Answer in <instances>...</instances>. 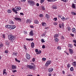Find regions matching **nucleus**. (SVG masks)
Listing matches in <instances>:
<instances>
[{
  "instance_id": "nucleus-1",
  "label": "nucleus",
  "mask_w": 76,
  "mask_h": 76,
  "mask_svg": "<svg viewBox=\"0 0 76 76\" xmlns=\"http://www.w3.org/2000/svg\"><path fill=\"white\" fill-rule=\"evenodd\" d=\"M27 67L29 69H33V70H35L36 69V66L33 63H31V65H28L27 66Z\"/></svg>"
},
{
  "instance_id": "nucleus-2",
  "label": "nucleus",
  "mask_w": 76,
  "mask_h": 76,
  "mask_svg": "<svg viewBox=\"0 0 76 76\" xmlns=\"http://www.w3.org/2000/svg\"><path fill=\"white\" fill-rule=\"evenodd\" d=\"M8 39L11 42H13V41L15 39V37L13 35L9 34L8 36Z\"/></svg>"
},
{
  "instance_id": "nucleus-3",
  "label": "nucleus",
  "mask_w": 76,
  "mask_h": 76,
  "mask_svg": "<svg viewBox=\"0 0 76 76\" xmlns=\"http://www.w3.org/2000/svg\"><path fill=\"white\" fill-rule=\"evenodd\" d=\"M5 27L6 28H7V29H10V31H12V30L16 28V26L14 25H6Z\"/></svg>"
},
{
  "instance_id": "nucleus-4",
  "label": "nucleus",
  "mask_w": 76,
  "mask_h": 76,
  "mask_svg": "<svg viewBox=\"0 0 76 76\" xmlns=\"http://www.w3.org/2000/svg\"><path fill=\"white\" fill-rule=\"evenodd\" d=\"M21 9V8L20 7H15V8H12V11L15 13L16 14H17L18 13V12L17 11H19V10H20Z\"/></svg>"
},
{
  "instance_id": "nucleus-5",
  "label": "nucleus",
  "mask_w": 76,
  "mask_h": 76,
  "mask_svg": "<svg viewBox=\"0 0 76 76\" xmlns=\"http://www.w3.org/2000/svg\"><path fill=\"white\" fill-rule=\"evenodd\" d=\"M28 3L30 4V6H34L35 5V2L32 1H28Z\"/></svg>"
},
{
  "instance_id": "nucleus-6",
  "label": "nucleus",
  "mask_w": 76,
  "mask_h": 76,
  "mask_svg": "<svg viewBox=\"0 0 76 76\" xmlns=\"http://www.w3.org/2000/svg\"><path fill=\"white\" fill-rule=\"evenodd\" d=\"M51 63V62L50 61H47L45 64V66L46 67L48 66H49L50 64Z\"/></svg>"
},
{
  "instance_id": "nucleus-7",
  "label": "nucleus",
  "mask_w": 76,
  "mask_h": 76,
  "mask_svg": "<svg viewBox=\"0 0 76 76\" xmlns=\"http://www.w3.org/2000/svg\"><path fill=\"white\" fill-rule=\"evenodd\" d=\"M51 63V62L50 61H47L45 64V66L46 67L48 66H49L50 64Z\"/></svg>"
},
{
  "instance_id": "nucleus-8",
  "label": "nucleus",
  "mask_w": 76,
  "mask_h": 76,
  "mask_svg": "<svg viewBox=\"0 0 76 76\" xmlns=\"http://www.w3.org/2000/svg\"><path fill=\"white\" fill-rule=\"evenodd\" d=\"M51 63V62L50 61H47L45 64V66L46 67L48 66H49L50 64Z\"/></svg>"
},
{
  "instance_id": "nucleus-9",
  "label": "nucleus",
  "mask_w": 76,
  "mask_h": 76,
  "mask_svg": "<svg viewBox=\"0 0 76 76\" xmlns=\"http://www.w3.org/2000/svg\"><path fill=\"white\" fill-rule=\"evenodd\" d=\"M26 57L28 60H29V58H31V56H30V55L28 53H27L26 55Z\"/></svg>"
},
{
  "instance_id": "nucleus-10",
  "label": "nucleus",
  "mask_w": 76,
  "mask_h": 76,
  "mask_svg": "<svg viewBox=\"0 0 76 76\" xmlns=\"http://www.w3.org/2000/svg\"><path fill=\"white\" fill-rule=\"evenodd\" d=\"M14 19H15V20H19L20 22H21L22 21V20L21 19H20V18H18L17 17H14Z\"/></svg>"
},
{
  "instance_id": "nucleus-11",
  "label": "nucleus",
  "mask_w": 76,
  "mask_h": 76,
  "mask_svg": "<svg viewBox=\"0 0 76 76\" xmlns=\"http://www.w3.org/2000/svg\"><path fill=\"white\" fill-rule=\"evenodd\" d=\"M59 28H64V23H63L62 24L60 25L59 24Z\"/></svg>"
},
{
  "instance_id": "nucleus-12",
  "label": "nucleus",
  "mask_w": 76,
  "mask_h": 76,
  "mask_svg": "<svg viewBox=\"0 0 76 76\" xmlns=\"http://www.w3.org/2000/svg\"><path fill=\"white\" fill-rule=\"evenodd\" d=\"M33 31H31L29 33V35L30 36H34V33H33Z\"/></svg>"
},
{
  "instance_id": "nucleus-13",
  "label": "nucleus",
  "mask_w": 76,
  "mask_h": 76,
  "mask_svg": "<svg viewBox=\"0 0 76 76\" xmlns=\"http://www.w3.org/2000/svg\"><path fill=\"white\" fill-rule=\"evenodd\" d=\"M41 24H42V26H47V24H46V23H44V22H42Z\"/></svg>"
},
{
  "instance_id": "nucleus-14",
  "label": "nucleus",
  "mask_w": 76,
  "mask_h": 76,
  "mask_svg": "<svg viewBox=\"0 0 76 76\" xmlns=\"http://www.w3.org/2000/svg\"><path fill=\"white\" fill-rule=\"evenodd\" d=\"M69 53H70V54H72L73 52V50L72 49L70 48L69 49Z\"/></svg>"
},
{
  "instance_id": "nucleus-15",
  "label": "nucleus",
  "mask_w": 76,
  "mask_h": 76,
  "mask_svg": "<svg viewBox=\"0 0 76 76\" xmlns=\"http://www.w3.org/2000/svg\"><path fill=\"white\" fill-rule=\"evenodd\" d=\"M12 69H16V66L12 65Z\"/></svg>"
},
{
  "instance_id": "nucleus-16",
  "label": "nucleus",
  "mask_w": 76,
  "mask_h": 76,
  "mask_svg": "<svg viewBox=\"0 0 76 76\" xmlns=\"http://www.w3.org/2000/svg\"><path fill=\"white\" fill-rule=\"evenodd\" d=\"M17 54L18 53L17 52H14L12 53V56H17Z\"/></svg>"
},
{
  "instance_id": "nucleus-17",
  "label": "nucleus",
  "mask_w": 76,
  "mask_h": 76,
  "mask_svg": "<svg viewBox=\"0 0 76 76\" xmlns=\"http://www.w3.org/2000/svg\"><path fill=\"white\" fill-rule=\"evenodd\" d=\"M53 71V69L50 68L48 69V71L49 72H52Z\"/></svg>"
},
{
  "instance_id": "nucleus-18",
  "label": "nucleus",
  "mask_w": 76,
  "mask_h": 76,
  "mask_svg": "<svg viewBox=\"0 0 76 76\" xmlns=\"http://www.w3.org/2000/svg\"><path fill=\"white\" fill-rule=\"evenodd\" d=\"M31 48H34V43L33 42H32L31 44Z\"/></svg>"
},
{
  "instance_id": "nucleus-19",
  "label": "nucleus",
  "mask_w": 76,
  "mask_h": 76,
  "mask_svg": "<svg viewBox=\"0 0 76 76\" xmlns=\"http://www.w3.org/2000/svg\"><path fill=\"white\" fill-rule=\"evenodd\" d=\"M57 7L56 6H55L54 5H53L52 6V9H57Z\"/></svg>"
},
{
  "instance_id": "nucleus-20",
  "label": "nucleus",
  "mask_w": 76,
  "mask_h": 76,
  "mask_svg": "<svg viewBox=\"0 0 76 76\" xmlns=\"http://www.w3.org/2000/svg\"><path fill=\"white\" fill-rule=\"evenodd\" d=\"M68 47H69V48H73V45L71 44H69L68 45Z\"/></svg>"
},
{
  "instance_id": "nucleus-21",
  "label": "nucleus",
  "mask_w": 76,
  "mask_h": 76,
  "mask_svg": "<svg viewBox=\"0 0 76 76\" xmlns=\"http://www.w3.org/2000/svg\"><path fill=\"white\" fill-rule=\"evenodd\" d=\"M61 19L63 21H64V20H67V18H65L64 17H63Z\"/></svg>"
},
{
  "instance_id": "nucleus-22",
  "label": "nucleus",
  "mask_w": 76,
  "mask_h": 76,
  "mask_svg": "<svg viewBox=\"0 0 76 76\" xmlns=\"http://www.w3.org/2000/svg\"><path fill=\"white\" fill-rule=\"evenodd\" d=\"M72 31L73 32H76V29H75V28H72Z\"/></svg>"
},
{
  "instance_id": "nucleus-23",
  "label": "nucleus",
  "mask_w": 76,
  "mask_h": 76,
  "mask_svg": "<svg viewBox=\"0 0 76 76\" xmlns=\"http://www.w3.org/2000/svg\"><path fill=\"white\" fill-rule=\"evenodd\" d=\"M9 23L10 24V25H13L14 24V23L13 22V21L11 20L10 21Z\"/></svg>"
},
{
  "instance_id": "nucleus-24",
  "label": "nucleus",
  "mask_w": 76,
  "mask_h": 76,
  "mask_svg": "<svg viewBox=\"0 0 76 76\" xmlns=\"http://www.w3.org/2000/svg\"><path fill=\"white\" fill-rule=\"evenodd\" d=\"M26 40L27 41H33L34 40V39H28V38H26Z\"/></svg>"
},
{
  "instance_id": "nucleus-25",
  "label": "nucleus",
  "mask_w": 76,
  "mask_h": 76,
  "mask_svg": "<svg viewBox=\"0 0 76 76\" xmlns=\"http://www.w3.org/2000/svg\"><path fill=\"white\" fill-rule=\"evenodd\" d=\"M31 20L30 19H27L26 20V23H30Z\"/></svg>"
},
{
  "instance_id": "nucleus-26",
  "label": "nucleus",
  "mask_w": 76,
  "mask_h": 76,
  "mask_svg": "<svg viewBox=\"0 0 76 76\" xmlns=\"http://www.w3.org/2000/svg\"><path fill=\"white\" fill-rule=\"evenodd\" d=\"M6 70L5 69H4L3 70V74L4 75V74H6Z\"/></svg>"
},
{
  "instance_id": "nucleus-27",
  "label": "nucleus",
  "mask_w": 76,
  "mask_h": 76,
  "mask_svg": "<svg viewBox=\"0 0 76 76\" xmlns=\"http://www.w3.org/2000/svg\"><path fill=\"white\" fill-rule=\"evenodd\" d=\"M54 38H58V34H56L54 37Z\"/></svg>"
},
{
  "instance_id": "nucleus-28",
  "label": "nucleus",
  "mask_w": 76,
  "mask_h": 76,
  "mask_svg": "<svg viewBox=\"0 0 76 76\" xmlns=\"http://www.w3.org/2000/svg\"><path fill=\"white\" fill-rule=\"evenodd\" d=\"M7 12L9 13H10L12 12V10H7Z\"/></svg>"
},
{
  "instance_id": "nucleus-29",
  "label": "nucleus",
  "mask_w": 76,
  "mask_h": 76,
  "mask_svg": "<svg viewBox=\"0 0 76 76\" xmlns=\"http://www.w3.org/2000/svg\"><path fill=\"white\" fill-rule=\"evenodd\" d=\"M55 41L56 42H58V38H56L55 40Z\"/></svg>"
},
{
  "instance_id": "nucleus-30",
  "label": "nucleus",
  "mask_w": 76,
  "mask_h": 76,
  "mask_svg": "<svg viewBox=\"0 0 76 76\" xmlns=\"http://www.w3.org/2000/svg\"><path fill=\"white\" fill-rule=\"evenodd\" d=\"M72 65L74 66H76V62H74L72 63Z\"/></svg>"
},
{
  "instance_id": "nucleus-31",
  "label": "nucleus",
  "mask_w": 76,
  "mask_h": 76,
  "mask_svg": "<svg viewBox=\"0 0 76 76\" xmlns=\"http://www.w3.org/2000/svg\"><path fill=\"white\" fill-rule=\"evenodd\" d=\"M6 45L8 46H9V44H10V43L9 42H6Z\"/></svg>"
},
{
  "instance_id": "nucleus-32",
  "label": "nucleus",
  "mask_w": 76,
  "mask_h": 76,
  "mask_svg": "<svg viewBox=\"0 0 76 76\" xmlns=\"http://www.w3.org/2000/svg\"><path fill=\"white\" fill-rule=\"evenodd\" d=\"M41 53V50H39V51H38V53H37V54H39Z\"/></svg>"
},
{
  "instance_id": "nucleus-33",
  "label": "nucleus",
  "mask_w": 76,
  "mask_h": 76,
  "mask_svg": "<svg viewBox=\"0 0 76 76\" xmlns=\"http://www.w3.org/2000/svg\"><path fill=\"white\" fill-rule=\"evenodd\" d=\"M71 14L72 15H76V13L74 12H72Z\"/></svg>"
},
{
  "instance_id": "nucleus-34",
  "label": "nucleus",
  "mask_w": 76,
  "mask_h": 76,
  "mask_svg": "<svg viewBox=\"0 0 76 76\" xmlns=\"http://www.w3.org/2000/svg\"><path fill=\"white\" fill-rule=\"evenodd\" d=\"M72 8H73L74 9L76 8V7H75V4H72Z\"/></svg>"
},
{
  "instance_id": "nucleus-35",
  "label": "nucleus",
  "mask_w": 76,
  "mask_h": 76,
  "mask_svg": "<svg viewBox=\"0 0 76 76\" xmlns=\"http://www.w3.org/2000/svg\"><path fill=\"white\" fill-rule=\"evenodd\" d=\"M34 23H35L38 24V23H39V22H38V20H35Z\"/></svg>"
},
{
  "instance_id": "nucleus-36",
  "label": "nucleus",
  "mask_w": 76,
  "mask_h": 76,
  "mask_svg": "<svg viewBox=\"0 0 76 76\" xmlns=\"http://www.w3.org/2000/svg\"><path fill=\"white\" fill-rule=\"evenodd\" d=\"M70 70L71 72H72V71H73V67H71L70 68Z\"/></svg>"
},
{
  "instance_id": "nucleus-37",
  "label": "nucleus",
  "mask_w": 76,
  "mask_h": 76,
  "mask_svg": "<svg viewBox=\"0 0 76 76\" xmlns=\"http://www.w3.org/2000/svg\"><path fill=\"white\" fill-rule=\"evenodd\" d=\"M15 60L16 61H18V63H20V61L18 60L17 58H16L15 59Z\"/></svg>"
},
{
  "instance_id": "nucleus-38",
  "label": "nucleus",
  "mask_w": 76,
  "mask_h": 76,
  "mask_svg": "<svg viewBox=\"0 0 76 76\" xmlns=\"http://www.w3.org/2000/svg\"><path fill=\"white\" fill-rule=\"evenodd\" d=\"M45 18H49V15L48 14H46L45 16Z\"/></svg>"
},
{
  "instance_id": "nucleus-39",
  "label": "nucleus",
  "mask_w": 76,
  "mask_h": 76,
  "mask_svg": "<svg viewBox=\"0 0 76 76\" xmlns=\"http://www.w3.org/2000/svg\"><path fill=\"white\" fill-rule=\"evenodd\" d=\"M70 64H68L67 65V67L68 68H69V67H70Z\"/></svg>"
},
{
  "instance_id": "nucleus-40",
  "label": "nucleus",
  "mask_w": 76,
  "mask_h": 76,
  "mask_svg": "<svg viewBox=\"0 0 76 76\" xmlns=\"http://www.w3.org/2000/svg\"><path fill=\"white\" fill-rule=\"evenodd\" d=\"M57 48L58 50H61V47L60 46H58Z\"/></svg>"
},
{
  "instance_id": "nucleus-41",
  "label": "nucleus",
  "mask_w": 76,
  "mask_h": 76,
  "mask_svg": "<svg viewBox=\"0 0 76 76\" xmlns=\"http://www.w3.org/2000/svg\"><path fill=\"white\" fill-rule=\"evenodd\" d=\"M67 28L68 31H70V30H71V28H70V27H68Z\"/></svg>"
},
{
  "instance_id": "nucleus-42",
  "label": "nucleus",
  "mask_w": 76,
  "mask_h": 76,
  "mask_svg": "<svg viewBox=\"0 0 76 76\" xmlns=\"http://www.w3.org/2000/svg\"><path fill=\"white\" fill-rule=\"evenodd\" d=\"M61 1H63V2H65V3H66V2H67V1H68V0H61Z\"/></svg>"
},
{
  "instance_id": "nucleus-43",
  "label": "nucleus",
  "mask_w": 76,
  "mask_h": 76,
  "mask_svg": "<svg viewBox=\"0 0 76 76\" xmlns=\"http://www.w3.org/2000/svg\"><path fill=\"white\" fill-rule=\"evenodd\" d=\"M3 44L1 43V44H0V48H1L2 47H3Z\"/></svg>"
},
{
  "instance_id": "nucleus-44",
  "label": "nucleus",
  "mask_w": 76,
  "mask_h": 76,
  "mask_svg": "<svg viewBox=\"0 0 76 76\" xmlns=\"http://www.w3.org/2000/svg\"><path fill=\"white\" fill-rule=\"evenodd\" d=\"M44 15H43L42 14H40L39 15V17H41V18H42V17H43V16Z\"/></svg>"
},
{
  "instance_id": "nucleus-45",
  "label": "nucleus",
  "mask_w": 76,
  "mask_h": 76,
  "mask_svg": "<svg viewBox=\"0 0 76 76\" xmlns=\"http://www.w3.org/2000/svg\"><path fill=\"white\" fill-rule=\"evenodd\" d=\"M53 20L55 21H56L57 20V18H53Z\"/></svg>"
},
{
  "instance_id": "nucleus-46",
  "label": "nucleus",
  "mask_w": 76,
  "mask_h": 76,
  "mask_svg": "<svg viewBox=\"0 0 76 76\" xmlns=\"http://www.w3.org/2000/svg\"><path fill=\"white\" fill-rule=\"evenodd\" d=\"M44 1V0H40L41 3H42Z\"/></svg>"
},
{
  "instance_id": "nucleus-47",
  "label": "nucleus",
  "mask_w": 76,
  "mask_h": 76,
  "mask_svg": "<svg viewBox=\"0 0 76 76\" xmlns=\"http://www.w3.org/2000/svg\"><path fill=\"white\" fill-rule=\"evenodd\" d=\"M42 60L43 61H45L46 60V58H42Z\"/></svg>"
},
{
  "instance_id": "nucleus-48",
  "label": "nucleus",
  "mask_w": 76,
  "mask_h": 76,
  "mask_svg": "<svg viewBox=\"0 0 76 76\" xmlns=\"http://www.w3.org/2000/svg\"><path fill=\"white\" fill-rule=\"evenodd\" d=\"M45 48V45H43L42 46V48H43V49H44Z\"/></svg>"
},
{
  "instance_id": "nucleus-49",
  "label": "nucleus",
  "mask_w": 76,
  "mask_h": 76,
  "mask_svg": "<svg viewBox=\"0 0 76 76\" xmlns=\"http://www.w3.org/2000/svg\"><path fill=\"white\" fill-rule=\"evenodd\" d=\"M42 10H45V7L44 6H42Z\"/></svg>"
},
{
  "instance_id": "nucleus-50",
  "label": "nucleus",
  "mask_w": 76,
  "mask_h": 76,
  "mask_svg": "<svg viewBox=\"0 0 76 76\" xmlns=\"http://www.w3.org/2000/svg\"><path fill=\"white\" fill-rule=\"evenodd\" d=\"M73 42L75 43V44H76V40H73Z\"/></svg>"
},
{
  "instance_id": "nucleus-51",
  "label": "nucleus",
  "mask_w": 76,
  "mask_h": 76,
  "mask_svg": "<svg viewBox=\"0 0 76 76\" xmlns=\"http://www.w3.org/2000/svg\"><path fill=\"white\" fill-rule=\"evenodd\" d=\"M58 18H61V15H58Z\"/></svg>"
},
{
  "instance_id": "nucleus-52",
  "label": "nucleus",
  "mask_w": 76,
  "mask_h": 76,
  "mask_svg": "<svg viewBox=\"0 0 76 76\" xmlns=\"http://www.w3.org/2000/svg\"><path fill=\"white\" fill-rule=\"evenodd\" d=\"M35 52L36 53H38V50L37 49H35Z\"/></svg>"
},
{
  "instance_id": "nucleus-53",
  "label": "nucleus",
  "mask_w": 76,
  "mask_h": 76,
  "mask_svg": "<svg viewBox=\"0 0 76 76\" xmlns=\"http://www.w3.org/2000/svg\"><path fill=\"white\" fill-rule=\"evenodd\" d=\"M12 72L13 73H15V72H17V71L16 70H14V71H12Z\"/></svg>"
},
{
  "instance_id": "nucleus-54",
  "label": "nucleus",
  "mask_w": 76,
  "mask_h": 76,
  "mask_svg": "<svg viewBox=\"0 0 76 76\" xmlns=\"http://www.w3.org/2000/svg\"><path fill=\"white\" fill-rule=\"evenodd\" d=\"M70 35L72 36V37H74V34H72V33H71Z\"/></svg>"
},
{
  "instance_id": "nucleus-55",
  "label": "nucleus",
  "mask_w": 76,
  "mask_h": 76,
  "mask_svg": "<svg viewBox=\"0 0 76 76\" xmlns=\"http://www.w3.org/2000/svg\"><path fill=\"white\" fill-rule=\"evenodd\" d=\"M35 58H33L32 60V61L34 62V61H35Z\"/></svg>"
},
{
  "instance_id": "nucleus-56",
  "label": "nucleus",
  "mask_w": 76,
  "mask_h": 76,
  "mask_svg": "<svg viewBox=\"0 0 76 76\" xmlns=\"http://www.w3.org/2000/svg\"><path fill=\"white\" fill-rule=\"evenodd\" d=\"M5 53H8V51L7 50H6L5 51Z\"/></svg>"
},
{
  "instance_id": "nucleus-57",
  "label": "nucleus",
  "mask_w": 76,
  "mask_h": 76,
  "mask_svg": "<svg viewBox=\"0 0 76 76\" xmlns=\"http://www.w3.org/2000/svg\"><path fill=\"white\" fill-rule=\"evenodd\" d=\"M53 24L54 25H57V23L55 22L53 23Z\"/></svg>"
},
{
  "instance_id": "nucleus-58",
  "label": "nucleus",
  "mask_w": 76,
  "mask_h": 76,
  "mask_svg": "<svg viewBox=\"0 0 76 76\" xmlns=\"http://www.w3.org/2000/svg\"><path fill=\"white\" fill-rule=\"evenodd\" d=\"M64 52L66 53V54H67V55H69V53L67 52L66 51H64Z\"/></svg>"
},
{
  "instance_id": "nucleus-59",
  "label": "nucleus",
  "mask_w": 76,
  "mask_h": 76,
  "mask_svg": "<svg viewBox=\"0 0 76 76\" xmlns=\"http://www.w3.org/2000/svg\"><path fill=\"white\" fill-rule=\"evenodd\" d=\"M3 38H5V35H4V34L3 35Z\"/></svg>"
},
{
  "instance_id": "nucleus-60",
  "label": "nucleus",
  "mask_w": 76,
  "mask_h": 76,
  "mask_svg": "<svg viewBox=\"0 0 76 76\" xmlns=\"http://www.w3.org/2000/svg\"><path fill=\"white\" fill-rule=\"evenodd\" d=\"M61 38L62 39H64V37H63V36H61Z\"/></svg>"
},
{
  "instance_id": "nucleus-61",
  "label": "nucleus",
  "mask_w": 76,
  "mask_h": 76,
  "mask_svg": "<svg viewBox=\"0 0 76 76\" xmlns=\"http://www.w3.org/2000/svg\"><path fill=\"white\" fill-rule=\"evenodd\" d=\"M42 42H45V41H44V39H42Z\"/></svg>"
},
{
  "instance_id": "nucleus-62",
  "label": "nucleus",
  "mask_w": 76,
  "mask_h": 76,
  "mask_svg": "<svg viewBox=\"0 0 76 76\" xmlns=\"http://www.w3.org/2000/svg\"><path fill=\"white\" fill-rule=\"evenodd\" d=\"M36 5H37V6H39V4L38 3H37V4Z\"/></svg>"
},
{
  "instance_id": "nucleus-63",
  "label": "nucleus",
  "mask_w": 76,
  "mask_h": 76,
  "mask_svg": "<svg viewBox=\"0 0 76 76\" xmlns=\"http://www.w3.org/2000/svg\"><path fill=\"white\" fill-rule=\"evenodd\" d=\"M30 27L31 28H34V26H31Z\"/></svg>"
},
{
  "instance_id": "nucleus-64",
  "label": "nucleus",
  "mask_w": 76,
  "mask_h": 76,
  "mask_svg": "<svg viewBox=\"0 0 76 76\" xmlns=\"http://www.w3.org/2000/svg\"><path fill=\"white\" fill-rule=\"evenodd\" d=\"M67 76H72L71 75H68Z\"/></svg>"
}]
</instances>
